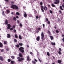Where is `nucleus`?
Masks as SVG:
<instances>
[{"label": "nucleus", "instance_id": "nucleus-1", "mask_svg": "<svg viewBox=\"0 0 64 64\" xmlns=\"http://www.w3.org/2000/svg\"><path fill=\"white\" fill-rule=\"evenodd\" d=\"M11 8L13 9H15L16 10H18V6L14 4L12 5L11 6Z\"/></svg>", "mask_w": 64, "mask_h": 64}, {"label": "nucleus", "instance_id": "nucleus-2", "mask_svg": "<svg viewBox=\"0 0 64 64\" xmlns=\"http://www.w3.org/2000/svg\"><path fill=\"white\" fill-rule=\"evenodd\" d=\"M24 48L22 47V46H21L19 48V50L20 51V52L22 53H24Z\"/></svg>", "mask_w": 64, "mask_h": 64}, {"label": "nucleus", "instance_id": "nucleus-3", "mask_svg": "<svg viewBox=\"0 0 64 64\" xmlns=\"http://www.w3.org/2000/svg\"><path fill=\"white\" fill-rule=\"evenodd\" d=\"M17 59H18V61L19 62H22V61H23L24 60V58H20L18 57L17 58Z\"/></svg>", "mask_w": 64, "mask_h": 64}, {"label": "nucleus", "instance_id": "nucleus-4", "mask_svg": "<svg viewBox=\"0 0 64 64\" xmlns=\"http://www.w3.org/2000/svg\"><path fill=\"white\" fill-rule=\"evenodd\" d=\"M44 7H45L43 8V6H41V8L42 9H44V10L45 11L46 10H47L48 9L47 7L46 6H45Z\"/></svg>", "mask_w": 64, "mask_h": 64}, {"label": "nucleus", "instance_id": "nucleus-5", "mask_svg": "<svg viewBox=\"0 0 64 64\" xmlns=\"http://www.w3.org/2000/svg\"><path fill=\"white\" fill-rule=\"evenodd\" d=\"M41 39L42 40L44 37V34H43V32H42V34H41Z\"/></svg>", "mask_w": 64, "mask_h": 64}, {"label": "nucleus", "instance_id": "nucleus-6", "mask_svg": "<svg viewBox=\"0 0 64 64\" xmlns=\"http://www.w3.org/2000/svg\"><path fill=\"white\" fill-rule=\"evenodd\" d=\"M8 27H7V28L8 29H10L11 26V25L10 24H8Z\"/></svg>", "mask_w": 64, "mask_h": 64}, {"label": "nucleus", "instance_id": "nucleus-7", "mask_svg": "<svg viewBox=\"0 0 64 64\" xmlns=\"http://www.w3.org/2000/svg\"><path fill=\"white\" fill-rule=\"evenodd\" d=\"M8 24V20L7 19L5 21V25H7Z\"/></svg>", "mask_w": 64, "mask_h": 64}, {"label": "nucleus", "instance_id": "nucleus-8", "mask_svg": "<svg viewBox=\"0 0 64 64\" xmlns=\"http://www.w3.org/2000/svg\"><path fill=\"white\" fill-rule=\"evenodd\" d=\"M0 60L2 61L4 60V58L2 56H0Z\"/></svg>", "mask_w": 64, "mask_h": 64}, {"label": "nucleus", "instance_id": "nucleus-9", "mask_svg": "<svg viewBox=\"0 0 64 64\" xmlns=\"http://www.w3.org/2000/svg\"><path fill=\"white\" fill-rule=\"evenodd\" d=\"M11 35L9 34H7V36H6V37H7L8 38H10V37H11Z\"/></svg>", "mask_w": 64, "mask_h": 64}, {"label": "nucleus", "instance_id": "nucleus-10", "mask_svg": "<svg viewBox=\"0 0 64 64\" xmlns=\"http://www.w3.org/2000/svg\"><path fill=\"white\" fill-rule=\"evenodd\" d=\"M11 64H14L15 63V62L13 60H11L10 62Z\"/></svg>", "mask_w": 64, "mask_h": 64}, {"label": "nucleus", "instance_id": "nucleus-11", "mask_svg": "<svg viewBox=\"0 0 64 64\" xmlns=\"http://www.w3.org/2000/svg\"><path fill=\"white\" fill-rule=\"evenodd\" d=\"M27 59L28 61H30L31 60L30 59V58L29 56H27Z\"/></svg>", "mask_w": 64, "mask_h": 64}, {"label": "nucleus", "instance_id": "nucleus-12", "mask_svg": "<svg viewBox=\"0 0 64 64\" xmlns=\"http://www.w3.org/2000/svg\"><path fill=\"white\" fill-rule=\"evenodd\" d=\"M19 57H20L21 58L23 57V55H22V54L21 53L19 54Z\"/></svg>", "mask_w": 64, "mask_h": 64}, {"label": "nucleus", "instance_id": "nucleus-13", "mask_svg": "<svg viewBox=\"0 0 64 64\" xmlns=\"http://www.w3.org/2000/svg\"><path fill=\"white\" fill-rule=\"evenodd\" d=\"M40 36H38L36 38V40L37 41H39L40 40Z\"/></svg>", "mask_w": 64, "mask_h": 64}, {"label": "nucleus", "instance_id": "nucleus-14", "mask_svg": "<svg viewBox=\"0 0 64 64\" xmlns=\"http://www.w3.org/2000/svg\"><path fill=\"white\" fill-rule=\"evenodd\" d=\"M15 46L17 48H19L20 46L18 44H17L15 45Z\"/></svg>", "mask_w": 64, "mask_h": 64}, {"label": "nucleus", "instance_id": "nucleus-15", "mask_svg": "<svg viewBox=\"0 0 64 64\" xmlns=\"http://www.w3.org/2000/svg\"><path fill=\"white\" fill-rule=\"evenodd\" d=\"M3 46V45L2 43L0 42V47L1 48Z\"/></svg>", "mask_w": 64, "mask_h": 64}, {"label": "nucleus", "instance_id": "nucleus-16", "mask_svg": "<svg viewBox=\"0 0 64 64\" xmlns=\"http://www.w3.org/2000/svg\"><path fill=\"white\" fill-rule=\"evenodd\" d=\"M13 20L16 21V20H17V19L15 17L13 18Z\"/></svg>", "mask_w": 64, "mask_h": 64}, {"label": "nucleus", "instance_id": "nucleus-17", "mask_svg": "<svg viewBox=\"0 0 64 64\" xmlns=\"http://www.w3.org/2000/svg\"><path fill=\"white\" fill-rule=\"evenodd\" d=\"M27 16V14L26 13L24 14V17H26Z\"/></svg>", "mask_w": 64, "mask_h": 64}, {"label": "nucleus", "instance_id": "nucleus-18", "mask_svg": "<svg viewBox=\"0 0 64 64\" xmlns=\"http://www.w3.org/2000/svg\"><path fill=\"white\" fill-rule=\"evenodd\" d=\"M50 38L51 40H52L54 38L53 36H50Z\"/></svg>", "mask_w": 64, "mask_h": 64}, {"label": "nucleus", "instance_id": "nucleus-19", "mask_svg": "<svg viewBox=\"0 0 64 64\" xmlns=\"http://www.w3.org/2000/svg\"><path fill=\"white\" fill-rule=\"evenodd\" d=\"M58 63H60L61 62H62V61H61L60 60H58Z\"/></svg>", "mask_w": 64, "mask_h": 64}, {"label": "nucleus", "instance_id": "nucleus-20", "mask_svg": "<svg viewBox=\"0 0 64 64\" xmlns=\"http://www.w3.org/2000/svg\"><path fill=\"white\" fill-rule=\"evenodd\" d=\"M19 38L20 39L22 40V38L21 36L19 35Z\"/></svg>", "mask_w": 64, "mask_h": 64}, {"label": "nucleus", "instance_id": "nucleus-21", "mask_svg": "<svg viewBox=\"0 0 64 64\" xmlns=\"http://www.w3.org/2000/svg\"><path fill=\"white\" fill-rule=\"evenodd\" d=\"M52 6L53 7H56V6L54 4H52Z\"/></svg>", "mask_w": 64, "mask_h": 64}, {"label": "nucleus", "instance_id": "nucleus-22", "mask_svg": "<svg viewBox=\"0 0 64 64\" xmlns=\"http://www.w3.org/2000/svg\"><path fill=\"white\" fill-rule=\"evenodd\" d=\"M60 9L62 10H63V9H62V6H60Z\"/></svg>", "mask_w": 64, "mask_h": 64}, {"label": "nucleus", "instance_id": "nucleus-23", "mask_svg": "<svg viewBox=\"0 0 64 64\" xmlns=\"http://www.w3.org/2000/svg\"><path fill=\"white\" fill-rule=\"evenodd\" d=\"M8 62H11V59H8Z\"/></svg>", "mask_w": 64, "mask_h": 64}, {"label": "nucleus", "instance_id": "nucleus-24", "mask_svg": "<svg viewBox=\"0 0 64 64\" xmlns=\"http://www.w3.org/2000/svg\"><path fill=\"white\" fill-rule=\"evenodd\" d=\"M51 43L53 45H56V44L55 42H51Z\"/></svg>", "mask_w": 64, "mask_h": 64}, {"label": "nucleus", "instance_id": "nucleus-25", "mask_svg": "<svg viewBox=\"0 0 64 64\" xmlns=\"http://www.w3.org/2000/svg\"><path fill=\"white\" fill-rule=\"evenodd\" d=\"M19 45L20 46H23V44L22 43H19Z\"/></svg>", "mask_w": 64, "mask_h": 64}, {"label": "nucleus", "instance_id": "nucleus-26", "mask_svg": "<svg viewBox=\"0 0 64 64\" xmlns=\"http://www.w3.org/2000/svg\"><path fill=\"white\" fill-rule=\"evenodd\" d=\"M11 58H12V59H14V56H11Z\"/></svg>", "mask_w": 64, "mask_h": 64}, {"label": "nucleus", "instance_id": "nucleus-27", "mask_svg": "<svg viewBox=\"0 0 64 64\" xmlns=\"http://www.w3.org/2000/svg\"><path fill=\"white\" fill-rule=\"evenodd\" d=\"M14 42H17V40L15 38H14Z\"/></svg>", "mask_w": 64, "mask_h": 64}, {"label": "nucleus", "instance_id": "nucleus-28", "mask_svg": "<svg viewBox=\"0 0 64 64\" xmlns=\"http://www.w3.org/2000/svg\"><path fill=\"white\" fill-rule=\"evenodd\" d=\"M30 54H31L32 55L34 54L32 52H30Z\"/></svg>", "mask_w": 64, "mask_h": 64}, {"label": "nucleus", "instance_id": "nucleus-29", "mask_svg": "<svg viewBox=\"0 0 64 64\" xmlns=\"http://www.w3.org/2000/svg\"><path fill=\"white\" fill-rule=\"evenodd\" d=\"M6 11L8 13H9L10 12V11L9 10H6Z\"/></svg>", "mask_w": 64, "mask_h": 64}, {"label": "nucleus", "instance_id": "nucleus-30", "mask_svg": "<svg viewBox=\"0 0 64 64\" xmlns=\"http://www.w3.org/2000/svg\"><path fill=\"white\" fill-rule=\"evenodd\" d=\"M56 2H57L58 3H59L60 2V1L59 0H55Z\"/></svg>", "mask_w": 64, "mask_h": 64}, {"label": "nucleus", "instance_id": "nucleus-31", "mask_svg": "<svg viewBox=\"0 0 64 64\" xmlns=\"http://www.w3.org/2000/svg\"><path fill=\"white\" fill-rule=\"evenodd\" d=\"M16 15H20V14H19V13L18 12H16Z\"/></svg>", "mask_w": 64, "mask_h": 64}, {"label": "nucleus", "instance_id": "nucleus-32", "mask_svg": "<svg viewBox=\"0 0 64 64\" xmlns=\"http://www.w3.org/2000/svg\"><path fill=\"white\" fill-rule=\"evenodd\" d=\"M58 53L59 54H62V52H61L60 51H58Z\"/></svg>", "mask_w": 64, "mask_h": 64}, {"label": "nucleus", "instance_id": "nucleus-33", "mask_svg": "<svg viewBox=\"0 0 64 64\" xmlns=\"http://www.w3.org/2000/svg\"><path fill=\"white\" fill-rule=\"evenodd\" d=\"M13 28H11L10 29V30L12 31L13 30Z\"/></svg>", "mask_w": 64, "mask_h": 64}, {"label": "nucleus", "instance_id": "nucleus-34", "mask_svg": "<svg viewBox=\"0 0 64 64\" xmlns=\"http://www.w3.org/2000/svg\"><path fill=\"white\" fill-rule=\"evenodd\" d=\"M7 42L6 41H4V44H6Z\"/></svg>", "mask_w": 64, "mask_h": 64}, {"label": "nucleus", "instance_id": "nucleus-35", "mask_svg": "<svg viewBox=\"0 0 64 64\" xmlns=\"http://www.w3.org/2000/svg\"><path fill=\"white\" fill-rule=\"evenodd\" d=\"M56 33H59V32L58 30H56Z\"/></svg>", "mask_w": 64, "mask_h": 64}, {"label": "nucleus", "instance_id": "nucleus-36", "mask_svg": "<svg viewBox=\"0 0 64 64\" xmlns=\"http://www.w3.org/2000/svg\"><path fill=\"white\" fill-rule=\"evenodd\" d=\"M58 2H54V3L55 4H58Z\"/></svg>", "mask_w": 64, "mask_h": 64}, {"label": "nucleus", "instance_id": "nucleus-37", "mask_svg": "<svg viewBox=\"0 0 64 64\" xmlns=\"http://www.w3.org/2000/svg\"><path fill=\"white\" fill-rule=\"evenodd\" d=\"M43 4V2H40V4L41 5H42Z\"/></svg>", "mask_w": 64, "mask_h": 64}, {"label": "nucleus", "instance_id": "nucleus-38", "mask_svg": "<svg viewBox=\"0 0 64 64\" xmlns=\"http://www.w3.org/2000/svg\"><path fill=\"white\" fill-rule=\"evenodd\" d=\"M32 63H34V64H36V62L35 61H32Z\"/></svg>", "mask_w": 64, "mask_h": 64}, {"label": "nucleus", "instance_id": "nucleus-39", "mask_svg": "<svg viewBox=\"0 0 64 64\" xmlns=\"http://www.w3.org/2000/svg\"><path fill=\"white\" fill-rule=\"evenodd\" d=\"M47 55L48 56H50V53L49 52H47Z\"/></svg>", "mask_w": 64, "mask_h": 64}, {"label": "nucleus", "instance_id": "nucleus-40", "mask_svg": "<svg viewBox=\"0 0 64 64\" xmlns=\"http://www.w3.org/2000/svg\"><path fill=\"white\" fill-rule=\"evenodd\" d=\"M48 32L49 34V35H51V33H50V30H48Z\"/></svg>", "mask_w": 64, "mask_h": 64}, {"label": "nucleus", "instance_id": "nucleus-41", "mask_svg": "<svg viewBox=\"0 0 64 64\" xmlns=\"http://www.w3.org/2000/svg\"><path fill=\"white\" fill-rule=\"evenodd\" d=\"M15 37L16 38H18V36H17V35L15 34Z\"/></svg>", "mask_w": 64, "mask_h": 64}, {"label": "nucleus", "instance_id": "nucleus-42", "mask_svg": "<svg viewBox=\"0 0 64 64\" xmlns=\"http://www.w3.org/2000/svg\"><path fill=\"white\" fill-rule=\"evenodd\" d=\"M13 4H14V2H11V4L12 5Z\"/></svg>", "mask_w": 64, "mask_h": 64}, {"label": "nucleus", "instance_id": "nucleus-43", "mask_svg": "<svg viewBox=\"0 0 64 64\" xmlns=\"http://www.w3.org/2000/svg\"><path fill=\"white\" fill-rule=\"evenodd\" d=\"M57 20H58V22H59V21H60V19L59 18H58Z\"/></svg>", "mask_w": 64, "mask_h": 64}, {"label": "nucleus", "instance_id": "nucleus-44", "mask_svg": "<svg viewBox=\"0 0 64 64\" xmlns=\"http://www.w3.org/2000/svg\"><path fill=\"white\" fill-rule=\"evenodd\" d=\"M50 14H52V10H50Z\"/></svg>", "mask_w": 64, "mask_h": 64}, {"label": "nucleus", "instance_id": "nucleus-45", "mask_svg": "<svg viewBox=\"0 0 64 64\" xmlns=\"http://www.w3.org/2000/svg\"><path fill=\"white\" fill-rule=\"evenodd\" d=\"M62 40L63 42H64V38H63Z\"/></svg>", "mask_w": 64, "mask_h": 64}, {"label": "nucleus", "instance_id": "nucleus-46", "mask_svg": "<svg viewBox=\"0 0 64 64\" xmlns=\"http://www.w3.org/2000/svg\"><path fill=\"white\" fill-rule=\"evenodd\" d=\"M41 9L42 10V12H44V10H43V8H41Z\"/></svg>", "mask_w": 64, "mask_h": 64}, {"label": "nucleus", "instance_id": "nucleus-47", "mask_svg": "<svg viewBox=\"0 0 64 64\" xmlns=\"http://www.w3.org/2000/svg\"><path fill=\"white\" fill-rule=\"evenodd\" d=\"M41 28H38V30H41Z\"/></svg>", "mask_w": 64, "mask_h": 64}, {"label": "nucleus", "instance_id": "nucleus-48", "mask_svg": "<svg viewBox=\"0 0 64 64\" xmlns=\"http://www.w3.org/2000/svg\"><path fill=\"white\" fill-rule=\"evenodd\" d=\"M20 26L21 27L22 26V24L20 23Z\"/></svg>", "mask_w": 64, "mask_h": 64}, {"label": "nucleus", "instance_id": "nucleus-49", "mask_svg": "<svg viewBox=\"0 0 64 64\" xmlns=\"http://www.w3.org/2000/svg\"><path fill=\"white\" fill-rule=\"evenodd\" d=\"M62 7H63V8L64 9V5L62 4Z\"/></svg>", "mask_w": 64, "mask_h": 64}, {"label": "nucleus", "instance_id": "nucleus-50", "mask_svg": "<svg viewBox=\"0 0 64 64\" xmlns=\"http://www.w3.org/2000/svg\"><path fill=\"white\" fill-rule=\"evenodd\" d=\"M4 11H3V12H2V15H4Z\"/></svg>", "mask_w": 64, "mask_h": 64}, {"label": "nucleus", "instance_id": "nucleus-51", "mask_svg": "<svg viewBox=\"0 0 64 64\" xmlns=\"http://www.w3.org/2000/svg\"><path fill=\"white\" fill-rule=\"evenodd\" d=\"M59 51H62V49H61L60 48H59Z\"/></svg>", "mask_w": 64, "mask_h": 64}, {"label": "nucleus", "instance_id": "nucleus-52", "mask_svg": "<svg viewBox=\"0 0 64 64\" xmlns=\"http://www.w3.org/2000/svg\"><path fill=\"white\" fill-rule=\"evenodd\" d=\"M38 60H39V61L40 62H41V61L40 60V59L39 58H38Z\"/></svg>", "mask_w": 64, "mask_h": 64}, {"label": "nucleus", "instance_id": "nucleus-53", "mask_svg": "<svg viewBox=\"0 0 64 64\" xmlns=\"http://www.w3.org/2000/svg\"><path fill=\"white\" fill-rule=\"evenodd\" d=\"M38 16H37L36 17V19H38Z\"/></svg>", "mask_w": 64, "mask_h": 64}, {"label": "nucleus", "instance_id": "nucleus-54", "mask_svg": "<svg viewBox=\"0 0 64 64\" xmlns=\"http://www.w3.org/2000/svg\"><path fill=\"white\" fill-rule=\"evenodd\" d=\"M16 27L15 26V25H14L12 26V28H14Z\"/></svg>", "mask_w": 64, "mask_h": 64}, {"label": "nucleus", "instance_id": "nucleus-55", "mask_svg": "<svg viewBox=\"0 0 64 64\" xmlns=\"http://www.w3.org/2000/svg\"><path fill=\"white\" fill-rule=\"evenodd\" d=\"M4 52V49H2L1 50V52Z\"/></svg>", "mask_w": 64, "mask_h": 64}, {"label": "nucleus", "instance_id": "nucleus-56", "mask_svg": "<svg viewBox=\"0 0 64 64\" xmlns=\"http://www.w3.org/2000/svg\"><path fill=\"white\" fill-rule=\"evenodd\" d=\"M46 21H48V18H46Z\"/></svg>", "mask_w": 64, "mask_h": 64}, {"label": "nucleus", "instance_id": "nucleus-57", "mask_svg": "<svg viewBox=\"0 0 64 64\" xmlns=\"http://www.w3.org/2000/svg\"><path fill=\"white\" fill-rule=\"evenodd\" d=\"M17 22L18 24L19 23V21L18 20H17Z\"/></svg>", "mask_w": 64, "mask_h": 64}, {"label": "nucleus", "instance_id": "nucleus-58", "mask_svg": "<svg viewBox=\"0 0 64 64\" xmlns=\"http://www.w3.org/2000/svg\"><path fill=\"white\" fill-rule=\"evenodd\" d=\"M59 12L60 14H62V12H61V11L60 10L59 11Z\"/></svg>", "mask_w": 64, "mask_h": 64}, {"label": "nucleus", "instance_id": "nucleus-59", "mask_svg": "<svg viewBox=\"0 0 64 64\" xmlns=\"http://www.w3.org/2000/svg\"><path fill=\"white\" fill-rule=\"evenodd\" d=\"M5 1L8 2V0H4Z\"/></svg>", "mask_w": 64, "mask_h": 64}, {"label": "nucleus", "instance_id": "nucleus-60", "mask_svg": "<svg viewBox=\"0 0 64 64\" xmlns=\"http://www.w3.org/2000/svg\"><path fill=\"white\" fill-rule=\"evenodd\" d=\"M48 24H50V22L48 21Z\"/></svg>", "mask_w": 64, "mask_h": 64}, {"label": "nucleus", "instance_id": "nucleus-61", "mask_svg": "<svg viewBox=\"0 0 64 64\" xmlns=\"http://www.w3.org/2000/svg\"><path fill=\"white\" fill-rule=\"evenodd\" d=\"M45 27V25L44 24H43V28Z\"/></svg>", "mask_w": 64, "mask_h": 64}, {"label": "nucleus", "instance_id": "nucleus-62", "mask_svg": "<svg viewBox=\"0 0 64 64\" xmlns=\"http://www.w3.org/2000/svg\"><path fill=\"white\" fill-rule=\"evenodd\" d=\"M14 32H16V30L15 29L14 30Z\"/></svg>", "mask_w": 64, "mask_h": 64}, {"label": "nucleus", "instance_id": "nucleus-63", "mask_svg": "<svg viewBox=\"0 0 64 64\" xmlns=\"http://www.w3.org/2000/svg\"><path fill=\"white\" fill-rule=\"evenodd\" d=\"M34 61H35L36 62H37V60H36V59H34Z\"/></svg>", "mask_w": 64, "mask_h": 64}, {"label": "nucleus", "instance_id": "nucleus-64", "mask_svg": "<svg viewBox=\"0 0 64 64\" xmlns=\"http://www.w3.org/2000/svg\"><path fill=\"white\" fill-rule=\"evenodd\" d=\"M16 18H19L18 16H16Z\"/></svg>", "mask_w": 64, "mask_h": 64}]
</instances>
